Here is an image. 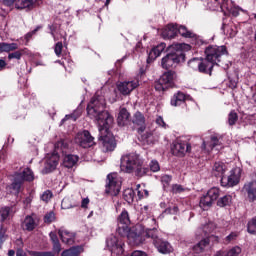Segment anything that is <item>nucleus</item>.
Here are the masks:
<instances>
[{
	"instance_id": "18",
	"label": "nucleus",
	"mask_w": 256,
	"mask_h": 256,
	"mask_svg": "<svg viewBox=\"0 0 256 256\" xmlns=\"http://www.w3.org/2000/svg\"><path fill=\"white\" fill-rule=\"evenodd\" d=\"M58 234L62 243H65L66 245H73V243H75V234H73V232H69V230L61 228L58 231Z\"/></svg>"
},
{
	"instance_id": "11",
	"label": "nucleus",
	"mask_w": 256,
	"mask_h": 256,
	"mask_svg": "<svg viewBox=\"0 0 256 256\" xmlns=\"http://www.w3.org/2000/svg\"><path fill=\"white\" fill-rule=\"evenodd\" d=\"M106 245L109 251H111L112 255H123V242H121L116 236L111 235L108 237L106 240Z\"/></svg>"
},
{
	"instance_id": "15",
	"label": "nucleus",
	"mask_w": 256,
	"mask_h": 256,
	"mask_svg": "<svg viewBox=\"0 0 256 256\" xmlns=\"http://www.w3.org/2000/svg\"><path fill=\"white\" fill-rule=\"evenodd\" d=\"M171 151L176 157H185V153H191V144L174 142Z\"/></svg>"
},
{
	"instance_id": "1",
	"label": "nucleus",
	"mask_w": 256,
	"mask_h": 256,
	"mask_svg": "<svg viewBox=\"0 0 256 256\" xmlns=\"http://www.w3.org/2000/svg\"><path fill=\"white\" fill-rule=\"evenodd\" d=\"M87 114L90 119H95L98 124L100 133V141H102V149L105 153L108 151H115L117 142L115 137L109 133V127L113 125V118L109 112L105 111V97L95 95L87 106Z\"/></svg>"
},
{
	"instance_id": "62",
	"label": "nucleus",
	"mask_w": 256,
	"mask_h": 256,
	"mask_svg": "<svg viewBox=\"0 0 256 256\" xmlns=\"http://www.w3.org/2000/svg\"><path fill=\"white\" fill-rule=\"evenodd\" d=\"M27 2L30 9H33V7L37 6V3H39V0H27Z\"/></svg>"
},
{
	"instance_id": "3",
	"label": "nucleus",
	"mask_w": 256,
	"mask_h": 256,
	"mask_svg": "<svg viewBox=\"0 0 256 256\" xmlns=\"http://www.w3.org/2000/svg\"><path fill=\"white\" fill-rule=\"evenodd\" d=\"M171 47L176 52H171L162 58L161 65L163 69H171L175 67L181 62V59H185L183 51H189L191 49L189 44H173Z\"/></svg>"
},
{
	"instance_id": "17",
	"label": "nucleus",
	"mask_w": 256,
	"mask_h": 256,
	"mask_svg": "<svg viewBox=\"0 0 256 256\" xmlns=\"http://www.w3.org/2000/svg\"><path fill=\"white\" fill-rule=\"evenodd\" d=\"M239 184V175L235 174V170L231 171L229 176H224L221 178L222 187H235Z\"/></svg>"
},
{
	"instance_id": "7",
	"label": "nucleus",
	"mask_w": 256,
	"mask_h": 256,
	"mask_svg": "<svg viewBox=\"0 0 256 256\" xmlns=\"http://www.w3.org/2000/svg\"><path fill=\"white\" fill-rule=\"evenodd\" d=\"M177 79V73L174 71L165 72L157 82H155L156 91H165L169 87L175 85V80Z\"/></svg>"
},
{
	"instance_id": "36",
	"label": "nucleus",
	"mask_w": 256,
	"mask_h": 256,
	"mask_svg": "<svg viewBox=\"0 0 256 256\" xmlns=\"http://www.w3.org/2000/svg\"><path fill=\"white\" fill-rule=\"evenodd\" d=\"M27 53V49H21L15 52H12L8 54V59L11 61V59H17V61L21 60V57Z\"/></svg>"
},
{
	"instance_id": "9",
	"label": "nucleus",
	"mask_w": 256,
	"mask_h": 256,
	"mask_svg": "<svg viewBox=\"0 0 256 256\" xmlns=\"http://www.w3.org/2000/svg\"><path fill=\"white\" fill-rule=\"evenodd\" d=\"M129 225H131V219L129 218V212L123 210L117 218L116 232L120 237H125L130 231Z\"/></svg>"
},
{
	"instance_id": "43",
	"label": "nucleus",
	"mask_w": 256,
	"mask_h": 256,
	"mask_svg": "<svg viewBox=\"0 0 256 256\" xmlns=\"http://www.w3.org/2000/svg\"><path fill=\"white\" fill-rule=\"evenodd\" d=\"M10 213H11V208H9V207L1 208L0 209V215H1L2 221H5V219H8Z\"/></svg>"
},
{
	"instance_id": "20",
	"label": "nucleus",
	"mask_w": 256,
	"mask_h": 256,
	"mask_svg": "<svg viewBox=\"0 0 256 256\" xmlns=\"http://www.w3.org/2000/svg\"><path fill=\"white\" fill-rule=\"evenodd\" d=\"M166 47H167V45L165 43H160L156 47L152 48L148 54V60H147L148 63L150 61H155V59H157V57H160L161 53H163L165 51Z\"/></svg>"
},
{
	"instance_id": "58",
	"label": "nucleus",
	"mask_w": 256,
	"mask_h": 256,
	"mask_svg": "<svg viewBox=\"0 0 256 256\" xmlns=\"http://www.w3.org/2000/svg\"><path fill=\"white\" fill-rule=\"evenodd\" d=\"M156 123L157 125H159L160 127H163V129H167V124L165 123V120H163V117L159 116L156 119Z\"/></svg>"
},
{
	"instance_id": "41",
	"label": "nucleus",
	"mask_w": 256,
	"mask_h": 256,
	"mask_svg": "<svg viewBox=\"0 0 256 256\" xmlns=\"http://www.w3.org/2000/svg\"><path fill=\"white\" fill-rule=\"evenodd\" d=\"M123 196L125 201H127L128 203H133L135 192L133 191V189H126L123 193Z\"/></svg>"
},
{
	"instance_id": "35",
	"label": "nucleus",
	"mask_w": 256,
	"mask_h": 256,
	"mask_svg": "<svg viewBox=\"0 0 256 256\" xmlns=\"http://www.w3.org/2000/svg\"><path fill=\"white\" fill-rule=\"evenodd\" d=\"M222 29L226 31V35H229L230 37H235L237 35V26L230 24V25H223Z\"/></svg>"
},
{
	"instance_id": "57",
	"label": "nucleus",
	"mask_w": 256,
	"mask_h": 256,
	"mask_svg": "<svg viewBox=\"0 0 256 256\" xmlns=\"http://www.w3.org/2000/svg\"><path fill=\"white\" fill-rule=\"evenodd\" d=\"M53 252L54 255H59V253H61V243L59 242H54L53 243Z\"/></svg>"
},
{
	"instance_id": "53",
	"label": "nucleus",
	"mask_w": 256,
	"mask_h": 256,
	"mask_svg": "<svg viewBox=\"0 0 256 256\" xmlns=\"http://www.w3.org/2000/svg\"><path fill=\"white\" fill-rule=\"evenodd\" d=\"M55 221V213L49 212L44 216V222L45 223H53Z\"/></svg>"
},
{
	"instance_id": "49",
	"label": "nucleus",
	"mask_w": 256,
	"mask_h": 256,
	"mask_svg": "<svg viewBox=\"0 0 256 256\" xmlns=\"http://www.w3.org/2000/svg\"><path fill=\"white\" fill-rule=\"evenodd\" d=\"M54 53L57 57H61V53H63V42H57L54 47Z\"/></svg>"
},
{
	"instance_id": "16",
	"label": "nucleus",
	"mask_w": 256,
	"mask_h": 256,
	"mask_svg": "<svg viewBox=\"0 0 256 256\" xmlns=\"http://www.w3.org/2000/svg\"><path fill=\"white\" fill-rule=\"evenodd\" d=\"M57 165H59V156L53 154L46 158L42 174L47 175L48 173H53L57 169Z\"/></svg>"
},
{
	"instance_id": "39",
	"label": "nucleus",
	"mask_w": 256,
	"mask_h": 256,
	"mask_svg": "<svg viewBox=\"0 0 256 256\" xmlns=\"http://www.w3.org/2000/svg\"><path fill=\"white\" fill-rule=\"evenodd\" d=\"M237 121H239V115H237V112H235L234 110H232L229 114H228V125H230L231 127H233V125H235L237 123Z\"/></svg>"
},
{
	"instance_id": "44",
	"label": "nucleus",
	"mask_w": 256,
	"mask_h": 256,
	"mask_svg": "<svg viewBox=\"0 0 256 256\" xmlns=\"http://www.w3.org/2000/svg\"><path fill=\"white\" fill-rule=\"evenodd\" d=\"M226 253H227V256H238V255H241V247L234 246L233 248L228 250Z\"/></svg>"
},
{
	"instance_id": "30",
	"label": "nucleus",
	"mask_w": 256,
	"mask_h": 256,
	"mask_svg": "<svg viewBox=\"0 0 256 256\" xmlns=\"http://www.w3.org/2000/svg\"><path fill=\"white\" fill-rule=\"evenodd\" d=\"M213 203L215 202L211 199V197L208 194L204 195L200 199V207L201 209H203V211H207V209H209V207H211Z\"/></svg>"
},
{
	"instance_id": "46",
	"label": "nucleus",
	"mask_w": 256,
	"mask_h": 256,
	"mask_svg": "<svg viewBox=\"0 0 256 256\" xmlns=\"http://www.w3.org/2000/svg\"><path fill=\"white\" fill-rule=\"evenodd\" d=\"M53 197V192H51V190H46L43 192V194L41 195V199L42 201H44L45 203H49V201H51V198Z\"/></svg>"
},
{
	"instance_id": "47",
	"label": "nucleus",
	"mask_w": 256,
	"mask_h": 256,
	"mask_svg": "<svg viewBox=\"0 0 256 256\" xmlns=\"http://www.w3.org/2000/svg\"><path fill=\"white\" fill-rule=\"evenodd\" d=\"M69 119H71L72 121H77V119H79V114H77V112H74V113H72V114L66 115V116L61 120V124L63 125V123H65V121H69Z\"/></svg>"
},
{
	"instance_id": "31",
	"label": "nucleus",
	"mask_w": 256,
	"mask_h": 256,
	"mask_svg": "<svg viewBox=\"0 0 256 256\" xmlns=\"http://www.w3.org/2000/svg\"><path fill=\"white\" fill-rule=\"evenodd\" d=\"M22 226L26 231H33L35 229V220L31 216H26Z\"/></svg>"
},
{
	"instance_id": "32",
	"label": "nucleus",
	"mask_w": 256,
	"mask_h": 256,
	"mask_svg": "<svg viewBox=\"0 0 256 256\" xmlns=\"http://www.w3.org/2000/svg\"><path fill=\"white\" fill-rule=\"evenodd\" d=\"M178 33L185 39H193L195 37V33L188 30L185 26H178Z\"/></svg>"
},
{
	"instance_id": "28",
	"label": "nucleus",
	"mask_w": 256,
	"mask_h": 256,
	"mask_svg": "<svg viewBox=\"0 0 256 256\" xmlns=\"http://www.w3.org/2000/svg\"><path fill=\"white\" fill-rule=\"evenodd\" d=\"M145 237H147L148 239H152L153 245H155V241H158L159 239H161L159 237V231H157V228L146 229Z\"/></svg>"
},
{
	"instance_id": "42",
	"label": "nucleus",
	"mask_w": 256,
	"mask_h": 256,
	"mask_svg": "<svg viewBox=\"0 0 256 256\" xmlns=\"http://www.w3.org/2000/svg\"><path fill=\"white\" fill-rule=\"evenodd\" d=\"M15 7L16 9H31L29 7V3L27 2V0H16V3H15Z\"/></svg>"
},
{
	"instance_id": "5",
	"label": "nucleus",
	"mask_w": 256,
	"mask_h": 256,
	"mask_svg": "<svg viewBox=\"0 0 256 256\" xmlns=\"http://www.w3.org/2000/svg\"><path fill=\"white\" fill-rule=\"evenodd\" d=\"M189 67L192 69H198L199 73H204L205 75H211L213 73V67L215 64L206 58H193L188 62Z\"/></svg>"
},
{
	"instance_id": "27",
	"label": "nucleus",
	"mask_w": 256,
	"mask_h": 256,
	"mask_svg": "<svg viewBox=\"0 0 256 256\" xmlns=\"http://www.w3.org/2000/svg\"><path fill=\"white\" fill-rule=\"evenodd\" d=\"M129 243L132 245H141L143 243V238L141 235L135 233V232H128L127 235Z\"/></svg>"
},
{
	"instance_id": "61",
	"label": "nucleus",
	"mask_w": 256,
	"mask_h": 256,
	"mask_svg": "<svg viewBox=\"0 0 256 256\" xmlns=\"http://www.w3.org/2000/svg\"><path fill=\"white\" fill-rule=\"evenodd\" d=\"M88 205H89V198H83L81 202L82 209H87Z\"/></svg>"
},
{
	"instance_id": "54",
	"label": "nucleus",
	"mask_w": 256,
	"mask_h": 256,
	"mask_svg": "<svg viewBox=\"0 0 256 256\" xmlns=\"http://www.w3.org/2000/svg\"><path fill=\"white\" fill-rule=\"evenodd\" d=\"M204 233H212V231H215V224L213 222L208 223L203 227Z\"/></svg>"
},
{
	"instance_id": "21",
	"label": "nucleus",
	"mask_w": 256,
	"mask_h": 256,
	"mask_svg": "<svg viewBox=\"0 0 256 256\" xmlns=\"http://www.w3.org/2000/svg\"><path fill=\"white\" fill-rule=\"evenodd\" d=\"M178 33V25L177 24H169L163 31L162 36L164 39H174L177 37Z\"/></svg>"
},
{
	"instance_id": "50",
	"label": "nucleus",
	"mask_w": 256,
	"mask_h": 256,
	"mask_svg": "<svg viewBox=\"0 0 256 256\" xmlns=\"http://www.w3.org/2000/svg\"><path fill=\"white\" fill-rule=\"evenodd\" d=\"M183 191H185V188H183V186H181V184H173L172 185L171 192L174 193L175 195H177L179 193H183Z\"/></svg>"
},
{
	"instance_id": "45",
	"label": "nucleus",
	"mask_w": 256,
	"mask_h": 256,
	"mask_svg": "<svg viewBox=\"0 0 256 256\" xmlns=\"http://www.w3.org/2000/svg\"><path fill=\"white\" fill-rule=\"evenodd\" d=\"M171 181H172V177L170 175H163L161 177V182H162L164 189H167V187H169V185H171Z\"/></svg>"
},
{
	"instance_id": "60",
	"label": "nucleus",
	"mask_w": 256,
	"mask_h": 256,
	"mask_svg": "<svg viewBox=\"0 0 256 256\" xmlns=\"http://www.w3.org/2000/svg\"><path fill=\"white\" fill-rule=\"evenodd\" d=\"M49 235L52 243H59V238L57 237V234L55 232H50Z\"/></svg>"
},
{
	"instance_id": "13",
	"label": "nucleus",
	"mask_w": 256,
	"mask_h": 256,
	"mask_svg": "<svg viewBox=\"0 0 256 256\" xmlns=\"http://www.w3.org/2000/svg\"><path fill=\"white\" fill-rule=\"evenodd\" d=\"M139 87V80H130V81H124L120 82L117 85L118 91L121 93V95H130L132 91H135Z\"/></svg>"
},
{
	"instance_id": "6",
	"label": "nucleus",
	"mask_w": 256,
	"mask_h": 256,
	"mask_svg": "<svg viewBox=\"0 0 256 256\" xmlns=\"http://www.w3.org/2000/svg\"><path fill=\"white\" fill-rule=\"evenodd\" d=\"M205 55L208 61L214 65L221 63V57L227 55V47L225 46H208L205 50Z\"/></svg>"
},
{
	"instance_id": "48",
	"label": "nucleus",
	"mask_w": 256,
	"mask_h": 256,
	"mask_svg": "<svg viewBox=\"0 0 256 256\" xmlns=\"http://www.w3.org/2000/svg\"><path fill=\"white\" fill-rule=\"evenodd\" d=\"M62 256H79V251H77V248H70L63 251Z\"/></svg>"
},
{
	"instance_id": "56",
	"label": "nucleus",
	"mask_w": 256,
	"mask_h": 256,
	"mask_svg": "<svg viewBox=\"0 0 256 256\" xmlns=\"http://www.w3.org/2000/svg\"><path fill=\"white\" fill-rule=\"evenodd\" d=\"M179 208L177 206H173L172 208L169 207L167 208L164 213H166L167 215H176V213H178Z\"/></svg>"
},
{
	"instance_id": "4",
	"label": "nucleus",
	"mask_w": 256,
	"mask_h": 256,
	"mask_svg": "<svg viewBox=\"0 0 256 256\" xmlns=\"http://www.w3.org/2000/svg\"><path fill=\"white\" fill-rule=\"evenodd\" d=\"M25 181H27L28 183L35 181V173H33V170H31V168H24L22 172L16 173L14 175L11 189L15 191L16 195H19V191H21V186L23 185V183H25Z\"/></svg>"
},
{
	"instance_id": "63",
	"label": "nucleus",
	"mask_w": 256,
	"mask_h": 256,
	"mask_svg": "<svg viewBox=\"0 0 256 256\" xmlns=\"http://www.w3.org/2000/svg\"><path fill=\"white\" fill-rule=\"evenodd\" d=\"M28 254L30 256H43V252L33 251V250L28 251Z\"/></svg>"
},
{
	"instance_id": "34",
	"label": "nucleus",
	"mask_w": 256,
	"mask_h": 256,
	"mask_svg": "<svg viewBox=\"0 0 256 256\" xmlns=\"http://www.w3.org/2000/svg\"><path fill=\"white\" fill-rule=\"evenodd\" d=\"M218 145H221V142H219V138H217V136H212L208 144L206 142H203L202 147L204 149H207V146H208L209 149H213Z\"/></svg>"
},
{
	"instance_id": "37",
	"label": "nucleus",
	"mask_w": 256,
	"mask_h": 256,
	"mask_svg": "<svg viewBox=\"0 0 256 256\" xmlns=\"http://www.w3.org/2000/svg\"><path fill=\"white\" fill-rule=\"evenodd\" d=\"M247 231L250 235H256V216L248 222Z\"/></svg>"
},
{
	"instance_id": "24",
	"label": "nucleus",
	"mask_w": 256,
	"mask_h": 256,
	"mask_svg": "<svg viewBox=\"0 0 256 256\" xmlns=\"http://www.w3.org/2000/svg\"><path fill=\"white\" fill-rule=\"evenodd\" d=\"M78 161H79V156L69 154L64 157L63 165L67 169H71V168L75 167V165H77Z\"/></svg>"
},
{
	"instance_id": "10",
	"label": "nucleus",
	"mask_w": 256,
	"mask_h": 256,
	"mask_svg": "<svg viewBox=\"0 0 256 256\" xmlns=\"http://www.w3.org/2000/svg\"><path fill=\"white\" fill-rule=\"evenodd\" d=\"M75 143L83 149H89L95 145V138L91 136V133L88 130L79 132L75 137Z\"/></svg>"
},
{
	"instance_id": "52",
	"label": "nucleus",
	"mask_w": 256,
	"mask_h": 256,
	"mask_svg": "<svg viewBox=\"0 0 256 256\" xmlns=\"http://www.w3.org/2000/svg\"><path fill=\"white\" fill-rule=\"evenodd\" d=\"M150 170L153 171L154 173H157L161 168L159 166V162L156 160H152L149 164Z\"/></svg>"
},
{
	"instance_id": "2",
	"label": "nucleus",
	"mask_w": 256,
	"mask_h": 256,
	"mask_svg": "<svg viewBox=\"0 0 256 256\" xmlns=\"http://www.w3.org/2000/svg\"><path fill=\"white\" fill-rule=\"evenodd\" d=\"M120 169L123 173H135L137 177H143L147 173L143 167V159L137 153L123 155L120 159Z\"/></svg>"
},
{
	"instance_id": "23",
	"label": "nucleus",
	"mask_w": 256,
	"mask_h": 256,
	"mask_svg": "<svg viewBox=\"0 0 256 256\" xmlns=\"http://www.w3.org/2000/svg\"><path fill=\"white\" fill-rule=\"evenodd\" d=\"M131 114L125 108H122L118 114L117 122L120 127H125L129 123Z\"/></svg>"
},
{
	"instance_id": "38",
	"label": "nucleus",
	"mask_w": 256,
	"mask_h": 256,
	"mask_svg": "<svg viewBox=\"0 0 256 256\" xmlns=\"http://www.w3.org/2000/svg\"><path fill=\"white\" fill-rule=\"evenodd\" d=\"M207 194L210 196L211 200L215 202L216 199H219V196L221 195V190L217 187H213L210 190H208Z\"/></svg>"
},
{
	"instance_id": "29",
	"label": "nucleus",
	"mask_w": 256,
	"mask_h": 256,
	"mask_svg": "<svg viewBox=\"0 0 256 256\" xmlns=\"http://www.w3.org/2000/svg\"><path fill=\"white\" fill-rule=\"evenodd\" d=\"M185 93L178 92L174 94L173 98L171 99V105L173 107H178V105H181V103H185Z\"/></svg>"
},
{
	"instance_id": "22",
	"label": "nucleus",
	"mask_w": 256,
	"mask_h": 256,
	"mask_svg": "<svg viewBox=\"0 0 256 256\" xmlns=\"http://www.w3.org/2000/svg\"><path fill=\"white\" fill-rule=\"evenodd\" d=\"M227 171V166L223 162H216L213 166L212 173L215 177H225V172Z\"/></svg>"
},
{
	"instance_id": "40",
	"label": "nucleus",
	"mask_w": 256,
	"mask_h": 256,
	"mask_svg": "<svg viewBox=\"0 0 256 256\" xmlns=\"http://www.w3.org/2000/svg\"><path fill=\"white\" fill-rule=\"evenodd\" d=\"M208 7H209V9H211V11H217V9H219V7H221V9H223L225 6H223V2L221 4V2H219V0H209Z\"/></svg>"
},
{
	"instance_id": "12",
	"label": "nucleus",
	"mask_w": 256,
	"mask_h": 256,
	"mask_svg": "<svg viewBox=\"0 0 256 256\" xmlns=\"http://www.w3.org/2000/svg\"><path fill=\"white\" fill-rule=\"evenodd\" d=\"M248 203H256V180L246 182L242 188Z\"/></svg>"
},
{
	"instance_id": "55",
	"label": "nucleus",
	"mask_w": 256,
	"mask_h": 256,
	"mask_svg": "<svg viewBox=\"0 0 256 256\" xmlns=\"http://www.w3.org/2000/svg\"><path fill=\"white\" fill-rule=\"evenodd\" d=\"M237 237H239V234L236 232H232L225 238V241L226 243H231V241H235Z\"/></svg>"
},
{
	"instance_id": "8",
	"label": "nucleus",
	"mask_w": 256,
	"mask_h": 256,
	"mask_svg": "<svg viewBox=\"0 0 256 256\" xmlns=\"http://www.w3.org/2000/svg\"><path fill=\"white\" fill-rule=\"evenodd\" d=\"M121 191V178H119V174L117 173H110L107 175V182H106V193L116 197L119 195Z\"/></svg>"
},
{
	"instance_id": "14",
	"label": "nucleus",
	"mask_w": 256,
	"mask_h": 256,
	"mask_svg": "<svg viewBox=\"0 0 256 256\" xmlns=\"http://www.w3.org/2000/svg\"><path fill=\"white\" fill-rule=\"evenodd\" d=\"M132 123L137 129V133H139V135L145 133V130L147 129V123L145 120V115H143V113L139 111L135 112L132 117Z\"/></svg>"
},
{
	"instance_id": "64",
	"label": "nucleus",
	"mask_w": 256,
	"mask_h": 256,
	"mask_svg": "<svg viewBox=\"0 0 256 256\" xmlns=\"http://www.w3.org/2000/svg\"><path fill=\"white\" fill-rule=\"evenodd\" d=\"M214 256H227V251L219 250Z\"/></svg>"
},
{
	"instance_id": "25",
	"label": "nucleus",
	"mask_w": 256,
	"mask_h": 256,
	"mask_svg": "<svg viewBox=\"0 0 256 256\" xmlns=\"http://www.w3.org/2000/svg\"><path fill=\"white\" fill-rule=\"evenodd\" d=\"M222 7L227 9V11H229V13L231 15H233V17H237L239 15V11H241V9H239V7L231 6V0H223Z\"/></svg>"
},
{
	"instance_id": "51",
	"label": "nucleus",
	"mask_w": 256,
	"mask_h": 256,
	"mask_svg": "<svg viewBox=\"0 0 256 256\" xmlns=\"http://www.w3.org/2000/svg\"><path fill=\"white\" fill-rule=\"evenodd\" d=\"M6 230L1 228L0 229V249H3V243L7 241V235L5 234Z\"/></svg>"
},
{
	"instance_id": "26",
	"label": "nucleus",
	"mask_w": 256,
	"mask_h": 256,
	"mask_svg": "<svg viewBox=\"0 0 256 256\" xmlns=\"http://www.w3.org/2000/svg\"><path fill=\"white\" fill-rule=\"evenodd\" d=\"M17 49H19V45H17V43H0V53H9L11 51H17Z\"/></svg>"
},
{
	"instance_id": "59",
	"label": "nucleus",
	"mask_w": 256,
	"mask_h": 256,
	"mask_svg": "<svg viewBox=\"0 0 256 256\" xmlns=\"http://www.w3.org/2000/svg\"><path fill=\"white\" fill-rule=\"evenodd\" d=\"M62 209H71L73 206L69 205V199L64 198L61 204Z\"/></svg>"
},
{
	"instance_id": "19",
	"label": "nucleus",
	"mask_w": 256,
	"mask_h": 256,
	"mask_svg": "<svg viewBox=\"0 0 256 256\" xmlns=\"http://www.w3.org/2000/svg\"><path fill=\"white\" fill-rule=\"evenodd\" d=\"M154 246L156 247L157 251H159V253H162V255H167L173 251L171 244L161 238L154 242Z\"/></svg>"
},
{
	"instance_id": "33",
	"label": "nucleus",
	"mask_w": 256,
	"mask_h": 256,
	"mask_svg": "<svg viewBox=\"0 0 256 256\" xmlns=\"http://www.w3.org/2000/svg\"><path fill=\"white\" fill-rule=\"evenodd\" d=\"M232 201L233 197H231V195H225L217 201V205L218 207H228V205H231Z\"/></svg>"
}]
</instances>
